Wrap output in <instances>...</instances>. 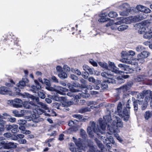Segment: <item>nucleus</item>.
<instances>
[{"instance_id": "f257e3e1", "label": "nucleus", "mask_w": 152, "mask_h": 152, "mask_svg": "<svg viewBox=\"0 0 152 152\" xmlns=\"http://www.w3.org/2000/svg\"><path fill=\"white\" fill-rule=\"evenodd\" d=\"M104 120L101 118L99 119L100 128L98 127V126H96L95 123L94 122H90V126L88 127L87 128V132L88 134L91 135V137L93 136V132L96 133V134L99 135V134L98 132H100L102 134H103L104 133L106 127L107 126V130L108 131L107 133L111 135L113 132H118V130L114 129L113 127L111 126L109 124L111 123V116L110 115H106L103 117Z\"/></svg>"}, {"instance_id": "f03ea898", "label": "nucleus", "mask_w": 152, "mask_h": 152, "mask_svg": "<svg viewBox=\"0 0 152 152\" xmlns=\"http://www.w3.org/2000/svg\"><path fill=\"white\" fill-rule=\"evenodd\" d=\"M131 101L129 99L127 103L126 104V107L122 108V105L121 102H119L117 106V110L118 115L122 118H124V120L128 121L130 118V107L129 103Z\"/></svg>"}, {"instance_id": "7ed1b4c3", "label": "nucleus", "mask_w": 152, "mask_h": 152, "mask_svg": "<svg viewBox=\"0 0 152 152\" xmlns=\"http://www.w3.org/2000/svg\"><path fill=\"white\" fill-rule=\"evenodd\" d=\"M101 75L105 78V79L100 84V87L102 89H106L108 88V86L107 83H115V80L113 78V75L110 72H102L101 73Z\"/></svg>"}, {"instance_id": "20e7f679", "label": "nucleus", "mask_w": 152, "mask_h": 152, "mask_svg": "<svg viewBox=\"0 0 152 152\" xmlns=\"http://www.w3.org/2000/svg\"><path fill=\"white\" fill-rule=\"evenodd\" d=\"M98 133L99 134H97L98 135L99 138L102 140L104 143L105 144L106 146L108 148V150L111 149L112 147H115V145L114 144L115 141L113 137L110 136L108 138L107 136V133H106V137H105V130H104V133L103 134H102L100 132Z\"/></svg>"}, {"instance_id": "39448f33", "label": "nucleus", "mask_w": 152, "mask_h": 152, "mask_svg": "<svg viewBox=\"0 0 152 152\" xmlns=\"http://www.w3.org/2000/svg\"><path fill=\"white\" fill-rule=\"evenodd\" d=\"M129 53L123 51L121 53L122 59H121V61L124 63L128 64H131L132 63V61L129 58V55L132 56H134L135 54V52L132 50H130L129 52Z\"/></svg>"}, {"instance_id": "423d86ee", "label": "nucleus", "mask_w": 152, "mask_h": 152, "mask_svg": "<svg viewBox=\"0 0 152 152\" xmlns=\"http://www.w3.org/2000/svg\"><path fill=\"white\" fill-rule=\"evenodd\" d=\"M141 24V26H140V28H139V32L140 34H142L145 32L144 34L143 37L144 38L150 39L152 37V31H151V29H150V30L148 31H146V26L144 23H142Z\"/></svg>"}, {"instance_id": "0eeeda50", "label": "nucleus", "mask_w": 152, "mask_h": 152, "mask_svg": "<svg viewBox=\"0 0 152 152\" xmlns=\"http://www.w3.org/2000/svg\"><path fill=\"white\" fill-rule=\"evenodd\" d=\"M108 69V70H109L107 72H108L109 73L110 72L113 75L112 73L114 72L115 74H121L123 72L122 71H120L118 70V68L116 67L113 62L110 61L109 62Z\"/></svg>"}, {"instance_id": "6e6552de", "label": "nucleus", "mask_w": 152, "mask_h": 152, "mask_svg": "<svg viewBox=\"0 0 152 152\" xmlns=\"http://www.w3.org/2000/svg\"><path fill=\"white\" fill-rule=\"evenodd\" d=\"M118 66L122 70H124V72L122 71L123 73L121 74V75L124 73L126 74L131 73L134 71V69L132 68L125 64H120L118 65Z\"/></svg>"}, {"instance_id": "1a4fd4ad", "label": "nucleus", "mask_w": 152, "mask_h": 152, "mask_svg": "<svg viewBox=\"0 0 152 152\" xmlns=\"http://www.w3.org/2000/svg\"><path fill=\"white\" fill-rule=\"evenodd\" d=\"M9 102L12 105V106L15 108H20L22 107L23 102L20 99L16 98L14 100H10Z\"/></svg>"}, {"instance_id": "9d476101", "label": "nucleus", "mask_w": 152, "mask_h": 152, "mask_svg": "<svg viewBox=\"0 0 152 152\" xmlns=\"http://www.w3.org/2000/svg\"><path fill=\"white\" fill-rule=\"evenodd\" d=\"M133 84L132 82H128L126 85L117 88V90L120 92L122 91L123 92H125L130 89Z\"/></svg>"}, {"instance_id": "9b49d317", "label": "nucleus", "mask_w": 152, "mask_h": 152, "mask_svg": "<svg viewBox=\"0 0 152 152\" xmlns=\"http://www.w3.org/2000/svg\"><path fill=\"white\" fill-rule=\"evenodd\" d=\"M115 119L114 121L112 123V124L111 126L113 125H116L117 128H122L123 126V124L122 120L118 117L115 116Z\"/></svg>"}, {"instance_id": "f8f14e48", "label": "nucleus", "mask_w": 152, "mask_h": 152, "mask_svg": "<svg viewBox=\"0 0 152 152\" xmlns=\"http://www.w3.org/2000/svg\"><path fill=\"white\" fill-rule=\"evenodd\" d=\"M22 104L23 107L26 109H34L35 107L36 104L33 101H25L23 102Z\"/></svg>"}, {"instance_id": "ddd939ff", "label": "nucleus", "mask_w": 152, "mask_h": 152, "mask_svg": "<svg viewBox=\"0 0 152 152\" xmlns=\"http://www.w3.org/2000/svg\"><path fill=\"white\" fill-rule=\"evenodd\" d=\"M128 7V4L127 3L123 4L120 6L121 8H123L124 9H125V10H124L122 12H119V14L120 15L122 16H127L129 15V10L127 8V7Z\"/></svg>"}, {"instance_id": "4468645a", "label": "nucleus", "mask_w": 152, "mask_h": 152, "mask_svg": "<svg viewBox=\"0 0 152 152\" xmlns=\"http://www.w3.org/2000/svg\"><path fill=\"white\" fill-rule=\"evenodd\" d=\"M34 82L36 85H32L31 86V91L34 93H36L39 92V90L41 89V87L39 82L37 80H35Z\"/></svg>"}, {"instance_id": "2eb2a0df", "label": "nucleus", "mask_w": 152, "mask_h": 152, "mask_svg": "<svg viewBox=\"0 0 152 152\" xmlns=\"http://www.w3.org/2000/svg\"><path fill=\"white\" fill-rule=\"evenodd\" d=\"M23 97L27 98H30L33 100L32 101L34 102V101L35 100V101L37 102L38 104H39V102H41L39 101V97L35 96L32 95L28 93H25L23 94Z\"/></svg>"}, {"instance_id": "dca6fc26", "label": "nucleus", "mask_w": 152, "mask_h": 152, "mask_svg": "<svg viewBox=\"0 0 152 152\" xmlns=\"http://www.w3.org/2000/svg\"><path fill=\"white\" fill-rule=\"evenodd\" d=\"M146 15L144 14L141 13L139 15L134 16L132 19V20L134 22L139 21L142 20L146 18Z\"/></svg>"}, {"instance_id": "f3484780", "label": "nucleus", "mask_w": 152, "mask_h": 152, "mask_svg": "<svg viewBox=\"0 0 152 152\" xmlns=\"http://www.w3.org/2000/svg\"><path fill=\"white\" fill-rule=\"evenodd\" d=\"M79 85V84L78 83H74L73 85H69V88L72 92H79L80 91L79 90L77 89V88H76V87L78 86Z\"/></svg>"}, {"instance_id": "a211bd4d", "label": "nucleus", "mask_w": 152, "mask_h": 152, "mask_svg": "<svg viewBox=\"0 0 152 152\" xmlns=\"http://www.w3.org/2000/svg\"><path fill=\"white\" fill-rule=\"evenodd\" d=\"M28 80L27 78H23L22 80L20 81L19 83L17 84V86L20 88H23L26 85V83H28Z\"/></svg>"}, {"instance_id": "6ab92c4d", "label": "nucleus", "mask_w": 152, "mask_h": 152, "mask_svg": "<svg viewBox=\"0 0 152 152\" xmlns=\"http://www.w3.org/2000/svg\"><path fill=\"white\" fill-rule=\"evenodd\" d=\"M17 147V144L12 142H9L8 143H6L5 146V149H9L11 148H15Z\"/></svg>"}, {"instance_id": "aec40b11", "label": "nucleus", "mask_w": 152, "mask_h": 152, "mask_svg": "<svg viewBox=\"0 0 152 152\" xmlns=\"http://www.w3.org/2000/svg\"><path fill=\"white\" fill-rule=\"evenodd\" d=\"M64 105L63 102L62 103L55 102L52 104V106L57 109L61 110L62 108L64 107Z\"/></svg>"}, {"instance_id": "412c9836", "label": "nucleus", "mask_w": 152, "mask_h": 152, "mask_svg": "<svg viewBox=\"0 0 152 152\" xmlns=\"http://www.w3.org/2000/svg\"><path fill=\"white\" fill-rule=\"evenodd\" d=\"M10 91V89L6 87L2 86L0 88V94H6Z\"/></svg>"}, {"instance_id": "4be33fe9", "label": "nucleus", "mask_w": 152, "mask_h": 152, "mask_svg": "<svg viewBox=\"0 0 152 152\" xmlns=\"http://www.w3.org/2000/svg\"><path fill=\"white\" fill-rule=\"evenodd\" d=\"M91 109H94L93 106H91L90 107H87L82 108L79 110V112L81 113H85L86 112L90 111Z\"/></svg>"}, {"instance_id": "5701e85b", "label": "nucleus", "mask_w": 152, "mask_h": 152, "mask_svg": "<svg viewBox=\"0 0 152 152\" xmlns=\"http://www.w3.org/2000/svg\"><path fill=\"white\" fill-rule=\"evenodd\" d=\"M67 89L61 87V86H58L57 87V92L61 95H64L65 94V92L67 91Z\"/></svg>"}, {"instance_id": "b1692460", "label": "nucleus", "mask_w": 152, "mask_h": 152, "mask_svg": "<svg viewBox=\"0 0 152 152\" xmlns=\"http://www.w3.org/2000/svg\"><path fill=\"white\" fill-rule=\"evenodd\" d=\"M138 104L139 105H141V108L142 110H145L148 105L147 101H138Z\"/></svg>"}, {"instance_id": "393cba45", "label": "nucleus", "mask_w": 152, "mask_h": 152, "mask_svg": "<svg viewBox=\"0 0 152 152\" xmlns=\"http://www.w3.org/2000/svg\"><path fill=\"white\" fill-rule=\"evenodd\" d=\"M34 112L35 114L41 115L44 112V110L40 108V107H37L36 105L35 107H34Z\"/></svg>"}, {"instance_id": "a878e982", "label": "nucleus", "mask_w": 152, "mask_h": 152, "mask_svg": "<svg viewBox=\"0 0 152 152\" xmlns=\"http://www.w3.org/2000/svg\"><path fill=\"white\" fill-rule=\"evenodd\" d=\"M146 79V76L143 75H139L135 78L136 82H140L144 81Z\"/></svg>"}, {"instance_id": "bb28decb", "label": "nucleus", "mask_w": 152, "mask_h": 152, "mask_svg": "<svg viewBox=\"0 0 152 152\" xmlns=\"http://www.w3.org/2000/svg\"><path fill=\"white\" fill-rule=\"evenodd\" d=\"M58 77L61 79L66 78L67 77V74L63 71L59 72L58 74Z\"/></svg>"}, {"instance_id": "cd10ccee", "label": "nucleus", "mask_w": 152, "mask_h": 152, "mask_svg": "<svg viewBox=\"0 0 152 152\" xmlns=\"http://www.w3.org/2000/svg\"><path fill=\"white\" fill-rule=\"evenodd\" d=\"M96 146H91L89 147V149L88 151L87 152H102V151L96 150Z\"/></svg>"}, {"instance_id": "c85d7f7f", "label": "nucleus", "mask_w": 152, "mask_h": 152, "mask_svg": "<svg viewBox=\"0 0 152 152\" xmlns=\"http://www.w3.org/2000/svg\"><path fill=\"white\" fill-rule=\"evenodd\" d=\"M150 54V53L148 51L143 50L141 53L139 54V55L141 56L142 57L146 58Z\"/></svg>"}, {"instance_id": "c756f323", "label": "nucleus", "mask_w": 152, "mask_h": 152, "mask_svg": "<svg viewBox=\"0 0 152 152\" xmlns=\"http://www.w3.org/2000/svg\"><path fill=\"white\" fill-rule=\"evenodd\" d=\"M88 91L87 89H85L84 90V92H83L80 93L81 97L84 98H88L90 96V94L88 93Z\"/></svg>"}, {"instance_id": "7c9ffc66", "label": "nucleus", "mask_w": 152, "mask_h": 152, "mask_svg": "<svg viewBox=\"0 0 152 152\" xmlns=\"http://www.w3.org/2000/svg\"><path fill=\"white\" fill-rule=\"evenodd\" d=\"M95 140L97 144L98 147L101 150V151H102L103 150L104 148V145H103L100 142V141H99V140L96 139H95Z\"/></svg>"}, {"instance_id": "2f4dec72", "label": "nucleus", "mask_w": 152, "mask_h": 152, "mask_svg": "<svg viewBox=\"0 0 152 152\" xmlns=\"http://www.w3.org/2000/svg\"><path fill=\"white\" fill-rule=\"evenodd\" d=\"M128 26L126 25H123L118 28V30L119 31H122L127 28Z\"/></svg>"}, {"instance_id": "473e14b6", "label": "nucleus", "mask_w": 152, "mask_h": 152, "mask_svg": "<svg viewBox=\"0 0 152 152\" xmlns=\"http://www.w3.org/2000/svg\"><path fill=\"white\" fill-rule=\"evenodd\" d=\"M145 49V48L141 45H138L135 48L136 51L138 52H142Z\"/></svg>"}, {"instance_id": "72a5a7b5", "label": "nucleus", "mask_w": 152, "mask_h": 152, "mask_svg": "<svg viewBox=\"0 0 152 152\" xmlns=\"http://www.w3.org/2000/svg\"><path fill=\"white\" fill-rule=\"evenodd\" d=\"M11 131L12 132L14 133L18 132L19 131L18 126L16 125H13Z\"/></svg>"}, {"instance_id": "f704fd0d", "label": "nucleus", "mask_w": 152, "mask_h": 152, "mask_svg": "<svg viewBox=\"0 0 152 152\" xmlns=\"http://www.w3.org/2000/svg\"><path fill=\"white\" fill-rule=\"evenodd\" d=\"M139 100H134L133 102V104L134 111H137L138 109V104Z\"/></svg>"}, {"instance_id": "c9c22d12", "label": "nucleus", "mask_w": 152, "mask_h": 152, "mask_svg": "<svg viewBox=\"0 0 152 152\" xmlns=\"http://www.w3.org/2000/svg\"><path fill=\"white\" fill-rule=\"evenodd\" d=\"M80 135L84 139H86L87 136V134H86L85 131L82 129H81L80 131Z\"/></svg>"}, {"instance_id": "e433bc0d", "label": "nucleus", "mask_w": 152, "mask_h": 152, "mask_svg": "<svg viewBox=\"0 0 152 152\" xmlns=\"http://www.w3.org/2000/svg\"><path fill=\"white\" fill-rule=\"evenodd\" d=\"M118 15L117 13L115 12L111 11L108 14V16L111 18H113L117 17Z\"/></svg>"}, {"instance_id": "4c0bfd02", "label": "nucleus", "mask_w": 152, "mask_h": 152, "mask_svg": "<svg viewBox=\"0 0 152 152\" xmlns=\"http://www.w3.org/2000/svg\"><path fill=\"white\" fill-rule=\"evenodd\" d=\"M50 98L51 99L54 100L56 101H60L61 99V98L62 97H59L57 96L53 95V96H50Z\"/></svg>"}, {"instance_id": "58836bf2", "label": "nucleus", "mask_w": 152, "mask_h": 152, "mask_svg": "<svg viewBox=\"0 0 152 152\" xmlns=\"http://www.w3.org/2000/svg\"><path fill=\"white\" fill-rule=\"evenodd\" d=\"M99 64L102 67L107 69H108V67L107 63L105 62H99Z\"/></svg>"}, {"instance_id": "ea45409f", "label": "nucleus", "mask_w": 152, "mask_h": 152, "mask_svg": "<svg viewBox=\"0 0 152 152\" xmlns=\"http://www.w3.org/2000/svg\"><path fill=\"white\" fill-rule=\"evenodd\" d=\"M73 140L75 142L76 145L77 146L80 147L81 146V143L79 141H78L75 137H72Z\"/></svg>"}, {"instance_id": "a19ab883", "label": "nucleus", "mask_w": 152, "mask_h": 152, "mask_svg": "<svg viewBox=\"0 0 152 152\" xmlns=\"http://www.w3.org/2000/svg\"><path fill=\"white\" fill-rule=\"evenodd\" d=\"M151 11L150 9L144 6L143 7L142 10V12L145 13H150Z\"/></svg>"}, {"instance_id": "79ce46f5", "label": "nucleus", "mask_w": 152, "mask_h": 152, "mask_svg": "<svg viewBox=\"0 0 152 152\" xmlns=\"http://www.w3.org/2000/svg\"><path fill=\"white\" fill-rule=\"evenodd\" d=\"M145 58L142 57L139 54L137 56V60H138L141 63H144L145 62Z\"/></svg>"}, {"instance_id": "37998d69", "label": "nucleus", "mask_w": 152, "mask_h": 152, "mask_svg": "<svg viewBox=\"0 0 152 152\" xmlns=\"http://www.w3.org/2000/svg\"><path fill=\"white\" fill-rule=\"evenodd\" d=\"M71 71L73 73H75L78 75H80L81 74V72L79 70L77 69H71Z\"/></svg>"}, {"instance_id": "c03bdc74", "label": "nucleus", "mask_w": 152, "mask_h": 152, "mask_svg": "<svg viewBox=\"0 0 152 152\" xmlns=\"http://www.w3.org/2000/svg\"><path fill=\"white\" fill-rule=\"evenodd\" d=\"M151 113L149 111H147L145 114V118L146 120H148L151 117Z\"/></svg>"}, {"instance_id": "a18cd8bd", "label": "nucleus", "mask_w": 152, "mask_h": 152, "mask_svg": "<svg viewBox=\"0 0 152 152\" xmlns=\"http://www.w3.org/2000/svg\"><path fill=\"white\" fill-rule=\"evenodd\" d=\"M73 116L75 118L78 119L80 121L83 118V115L80 114H74L73 115Z\"/></svg>"}, {"instance_id": "49530a36", "label": "nucleus", "mask_w": 152, "mask_h": 152, "mask_svg": "<svg viewBox=\"0 0 152 152\" xmlns=\"http://www.w3.org/2000/svg\"><path fill=\"white\" fill-rule=\"evenodd\" d=\"M24 137V135L23 134H17L16 136L14 138L13 140H18V138L20 139H22Z\"/></svg>"}, {"instance_id": "de8ad7c7", "label": "nucleus", "mask_w": 152, "mask_h": 152, "mask_svg": "<svg viewBox=\"0 0 152 152\" xmlns=\"http://www.w3.org/2000/svg\"><path fill=\"white\" fill-rule=\"evenodd\" d=\"M97 104V102L93 101H87L86 102V104L87 105L89 106L91 105H95L96 104Z\"/></svg>"}, {"instance_id": "09e8293b", "label": "nucleus", "mask_w": 152, "mask_h": 152, "mask_svg": "<svg viewBox=\"0 0 152 152\" xmlns=\"http://www.w3.org/2000/svg\"><path fill=\"white\" fill-rule=\"evenodd\" d=\"M63 103L64 104V107H68L70 106V105L72 104H73V102L72 101H68L67 102H63Z\"/></svg>"}, {"instance_id": "8fccbe9b", "label": "nucleus", "mask_w": 152, "mask_h": 152, "mask_svg": "<svg viewBox=\"0 0 152 152\" xmlns=\"http://www.w3.org/2000/svg\"><path fill=\"white\" fill-rule=\"evenodd\" d=\"M26 122L27 121L26 120L23 119H20L18 121V123L20 125H22L25 124Z\"/></svg>"}, {"instance_id": "3c124183", "label": "nucleus", "mask_w": 152, "mask_h": 152, "mask_svg": "<svg viewBox=\"0 0 152 152\" xmlns=\"http://www.w3.org/2000/svg\"><path fill=\"white\" fill-rule=\"evenodd\" d=\"M110 19L106 18L101 17V18L98 20V21L100 22H104L109 20Z\"/></svg>"}, {"instance_id": "603ef678", "label": "nucleus", "mask_w": 152, "mask_h": 152, "mask_svg": "<svg viewBox=\"0 0 152 152\" xmlns=\"http://www.w3.org/2000/svg\"><path fill=\"white\" fill-rule=\"evenodd\" d=\"M38 96L41 99H44L45 97V94L41 92H38Z\"/></svg>"}, {"instance_id": "864d4df0", "label": "nucleus", "mask_w": 152, "mask_h": 152, "mask_svg": "<svg viewBox=\"0 0 152 152\" xmlns=\"http://www.w3.org/2000/svg\"><path fill=\"white\" fill-rule=\"evenodd\" d=\"M12 113L16 117H19L21 116V114L19 113V112L17 110L13 111Z\"/></svg>"}, {"instance_id": "5fc2aeb1", "label": "nucleus", "mask_w": 152, "mask_h": 152, "mask_svg": "<svg viewBox=\"0 0 152 152\" xmlns=\"http://www.w3.org/2000/svg\"><path fill=\"white\" fill-rule=\"evenodd\" d=\"M39 105L41 106L42 108L45 110L48 109V107L47 106V105L45 103H43L42 102H39Z\"/></svg>"}, {"instance_id": "6e6d98bb", "label": "nucleus", "mask_w": 152, "mask_h": 152, "mask_svg": "<svg viewBox=\"0 0 152 152\" xmlns=\"http://www.w3.org/2000/svg\"><path fill=\"white\" fill-rule=\"evenodd\" d=\"M18 142L20 144H23L26 143L27 141L26 139H22L18 140Z\"/></svg>"}, {"instance_id": "4d7b16f0", "label": "nucleus", "mask_w": 152, "mask_h": 152, "mask_svg": "<svg viewBox=\"0 0 152 152\" xmlns=\"http://www.w3.org/2000/svg\"><path fill=\"white\" fill-rule=\"evenodd\" d=\"M45 88L47 90L50 91H54L55 90V89L53 87H51V86H46L45 87Z\"/></svg>"}, {"instance_id": "13d9d810", "label": "nucleus", "mask_w": 152, "mask_h": 152, "mask_svg": "<svg viewBox=\"0 0 152 152\" xmlns=\"http://www.w3.org/2000/svg\"><path fill=\"white\" fill-rule=\"evenodd\" d=\"M82 75L84 78L85 79H87L88 76L89 74L87 72H85L84 73H82Z\"/></svg>"}, {"instance_id": "bf43d9fd", "label": "nucleus", "mask_w": 152, "mask_h": 152, "mask_svg": "<svg viewBox=\"0 0 152 152\" xmlns=\"http://www.w3.org/2000/svg\"><path fill=\"white\" fill-rule=\"evenodd\" d=\"M6 145V142L4 141H2L0 142V149L3 148L5 149V146Z\"/></svg>"}, {"instance_id": "052dcab7", "label": "nucleus", "mask_w": 152, "mask_h": 152, "mask_svg": "<svg viewBox=\"0 0 152 152\" xmlns=\"http://www.w3.org/2000/svg\"><path fill=\"white\" fill-rule=\"evenodd\" d=\"M70 77L73 80H76L78 79V77L75 75H71Z\"/></svg>"}, {"instance_id": "680f3d73", "label": "nucleus", "mask_w": 152, "mask_h": 152, "mask_svg": "<svg viewBox=\"0 0 152 152\" xmlns=\"http://www.w3.org/2000/svg\"><path fill=\"white\" fill-rule=\"evenodd\" d=\"M63 68L66 72H69L70 70V68L66 65H64Z\"/></svg>"}, {"instance_id": "e2e57ef3", "label": "nucleus", "mask_w": 152, "mask_h": 152, "mask_svg": "<svg viewBox=\"0 0 152 152\" xmlns=\"http://www.w3.org/2000/svg\"><path fill=\"white\" fill-rule=\"evenodd\" d=\"M6 122L3 120L0 119V125L2 127H4V125L5 124Z\"/></svg>"}, {"instance_id": "0e129e2a", "label": "nucleus", "mask_w": 152, "mask_h": 152, "mask_svg": "<svg viewBox=\"0 0 152 152\" xmlns=\"http://www.w3.org/2000/svg\"><path fill=\"white\" fill-rule=\"evenodd\" d=\"M44 83L47 86H51L50 82V81L47 79H44Z\"/></svg>"}, {"instance_id": "69168bd1", "label": "nucleus", "mask_w": 152, "mask_h": 152, "mask_svg": "<svg viewBox=\"0 0 152 152\" xmlns=\"http://www.w3.org/2000/svg\"><path fill=\"white\" fill-rule=\"evenodd\" d=\"M89 81L93 83H94L96 82L95 79L92 77H89L88 79Z\"/></svg>"}, {"instance_id": "338daca9", "label": "nucleus", "mask_w": 152, "mask_h": 152, "mask_svg": "<svg viewBox=\"0 0 152 152\" xmlns=\"http://www.w3.org/2000/svg\"><path fill=\"white\" fill-rule=\"evenodd\" d=\"M13 126V125H6V128L7 130L8 131L11 130V131L12 128Z\"/></svg>"}, {"instance_id": "774afa93", "label": "nucleus", "mask_w": 152, "mask_h": 152, "mask_svg": "<svg viewBox=\"0 0 152 152\" xmlns=\"http://www.w3.org/2000/svg\"><path fill=\"white\" fill-rule=\"evenodd\" d=\"M143 7V6L142 5H139L137 6L136 8L138 10L142 12V10Z\"/></svg>"}]
</instances>
